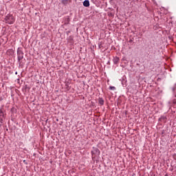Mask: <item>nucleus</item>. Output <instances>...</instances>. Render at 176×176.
Segmentation results:
<instances>
[{
    "label": "nucleus",
    "instance_id": "obj_2",
    "mask_svg": "<svg viewBox=\"0 0 176 176\" xmlns=\"http://www.w3.org/2000/svg\"><path fill=\"white\" fill-rule=\"evenodd\" d=\"M92 153V157L94 158L96 156H99L100 155V150L97 148H94L93 150L91 151Z\"/></svg>",
    "mask_w": 176,
    "mask_h": 176
},
{
    "label": "nucleus",
    "instance_id": "obj_7",
    "mask_svg": "<svg viewBox=\"0 0 176 176\" xmlns=\"http://www.w3.org/2000/svg\"><path fill=\"white\" fill-rule=\"evenodd\" d=\"M119 58L118 57H115L113 60L114 64H118V63H119Z\"/></svg>",
    "mask_w": 176,
    "mask_h": 176
},
{
    "label": "nucleus",
    "instance_id": "obj_6",
    "mask_svg": "<svg viewBox=\"0 0 176 176\" xmlns=\"http://www.w3.org/2000/svg\"><path fill=\"white\" fill-rule=\"evenodd\" d=\"M83 6H85V8H89V0H85L83 2Z\"/></svg>",
    "mask_w": 176,
    "mask_h": 176
},
{
    "label": "nucleus",
    "instance_id": "obj_3",
    "mask_svg": "<svg viewBox=\"0 0 176 176\" xmlns=\"http://www.w3.org/2000/svg\"><path fill=\"white\" fill-rule=\"evenodd\" d=\"M3 120H5V113L3 110L0 109V123H3Z\"/></svg>",
    "mask_w": 176,
    "mask_h": 176
},
{
    "label": "nucleus",
    "instance_id": "obj_5",
    "mask_svg": "<svg viewBox=\"0 0 176 176\" xmlns=\"http://www.w3.org/2000/svg\"><path fill=\"white\" fill-rule=\"evenodd\" d=\"M159 122H163V123H166V122H167V117H166L164 116H162L159 118Z\"/></svg>",
    "mask_w": 176,
    "mask_h": 176
},
{
    "label": "nucleus",
    "instance_id": "obj_4",
    "mask_svg": "<svg viewBox=\"0 0 176 176\" xmlns=\"http://www.w3.org/2000/svg\"><path fill=\"white\" fill-rule=\"evenodd\" d=\"M22 58H24V54L21 51L18 52V60L19 61L21 60Z\"/></svg>",
    "mask_w": 176,
    "mask_h": 176
},
{
    "label": "nucleus",
    "instance_id": "obj_1",
    "mask_svg": "<svg viewBox=\"0 0 176 176\" xmlns=\"http://www.w3.org/2000/svg\"><path fill=\"white\" fill-rule=\"evenodd\" d=\"M5 20L7 24H13L15 21L14 16L10 14L7 15L5 18Z\"/></svg>",
    "mask_w": 176,
    "mask_h": 176
},
{
    "label": "nucleus",
    "instance_id": "obj_9",
    "mask_svg": "<svg viewBox=\"0 0 176 176\" xmlns=\"http://www.w3.org/2000/svg\"><path fill=\"white\" fill-rule=\"evenodd\" d=\"M109 90H116V87H109Z\"/></svg>",
    "mask_w": 176,
    "mask_h": 176
},
{
    "label": "nucleus",
    "instance_id": "obj_10",
    "mask_svg": "<svg viewBox=\"0 0 176 176\" xmlns=\"http://www.w3.org/2000/svg\"><path fill=\"white\" fill-rule=\"evenodd\" d=\"M67 0H63V1H62V3H67Z\"/></svg>",
    "mask_w": 176,
    "mask_h": 176
},
{
    "label": "nucleus",
    "instance_id": "obj_8",
    "mask_svg": "<svg viewBox=\"0 0 176 176\" xmlns=\"http://www.w3.org/2000/svg\"><path fill=\"white\" fill-rule=\"evenodd\" d=\"M98 102L100 105H104V99L102 98H99Z\"/></svg>",
    "mask_w": 176,
    "mask_h": 176
}]
</instances>
